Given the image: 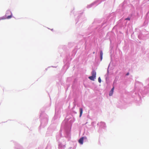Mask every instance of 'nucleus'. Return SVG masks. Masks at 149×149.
<instances>
[{
  "mask_svg": "<svg viewBox=\"0 0 149 149\" xmlns=\"http://www.w3.org/2000/svg\"><path fill=\"white\" fill-rule=\"evenodd\" d=\"M114 88V87H113L111 89V91H110L109 93V95L110 96H111L112 95L113 92Z\"/></svg>",
  "mask_w": 149,
  "mask_h": 149,
  "instance_id": "obj_1",
  "label": "nucleus"
},
{
  "mask_svg": "<svg viewBox=\"0 0 149 149\" xmlns=\"http://www.w3.org/2000/svg\"><path fill=\"white\" fill-rule=\"evenodd\" d=\"M12 17V15H9V16H8L7 18H5V17H1L0 18V20H2V19H5L6 18L7 19H10V18H11Z\"/></svg>",
  "mask_w": 149,
  "mask_h": 149,
  "instance_id": "obj_2",
  "label": "nucleus"
},
{
  "mask_svg": "<svg viewBox=\"0 0 149 149\" xmlns=\"http://www.w3.org/2000/svg\"><path fill=\"white\" fill-rule=\"evenodd\" d=\"M83 140L84 137H81V138H80V139L79 140V142L80 144H82L83 143Z\"/></svg>",
  "mask_w": 149,
  "mask_h": 149,
  "instance_id": "obj_3",
  "label": "nucleus"
},
{
  "mask_svg": "<svg viewBox=\"0 0 149 149\" xmlns=\"http://www.w3.org/2000/svg\"><path fill=\"white\" fill-rule=\"evenodd\" d=\"M92 76H93L96 78V72L95 70H93L92 72Z\"/></svg>",
  "mask_w": 149,
  "mask_h": 149,
  "instance_id": "obj_4",
  "label": "nucleus"
},
{
  "mask_svg": "<svg viewBox=\"0 0 149 149\" xmlns=\"http://www.w3.org/2000/svg\"><path fill=\"white\" fill-rule=\"evenodd\" d=\"M88 78L91 80L94 81L95 80V77H94L93 76H92L89 77H88Z\"/></svg>",
  "mask_w": 149,
  "mask_h": 149,
  "instance_id": "obj_5",
  "label": "nucleus"
},
{
  "mask_svg": "<svg viewBox=\"0 0 149 149\" xmlns=\"http://www.w3.org/2000/svg\"><path fill=\"white\" fill-rule=\"evenodd\" d=\"M80 113V117H81L83 113V109L81 108H80L79 109Z\"/></svg>",
  "mask_w": 149,
  "mask_h": 149,
  "instance_id": "obj_6",
  "label": "nucleus"
},
{
  "mask_svg": "<svg viewBox=\"0 0 149 149\" xmlns=\"http://www.w3.org/2000/svg\"><path fill=\"white\" fill-rule=\"evenodd\" d=\"M98 81L99 83H100L101 82V80L100 77H99L98 78Z\"/></svg>",
  "mask_w": 149,
  "mask_h": 149,
  "instance_id": "obj_7",
  "label": "nucleus"
},
{
  "mask_svg": "<svg viewBox=\"0 0 149 149\" xmlns=\"http://www.w3.org/2000/svg\"><path fill=\"white\" fill-rule=\"evenodd\" d=\"M103 54V53L102 52V51H101L100 52V56H102Z\"/></svg>",
  "mask_w": 149,
  "mask_h": 149,
  "instance_id": "obj_8",
  "label": "nucleus"
},
{
  "mask_svg": "<svg viewBox=\"0 0 149 149\" xmlns=\"http://www.w3.org/2000/svg\"><path fill=\"white\" fill-rule=\"evenodd\" d=\"M126 20H130V19L129 18H127L125 19Z\"/></svg>",
  "mask_w": 149,
  "mask_h": 149,
  "instance_id": "obj_9",
  "label": "nucleus"
},
{
  "mask_svg": "<svg viewBox=\"0 0 149 149\" xmlns=\"http://www.w3.org/2000/svg\"><path fill=\"white\" fill-rule=\"evenodd\" d=\"M100 58H101V60H102V56H100Z\"/></svg>",
  "mask_w": 149,
  "mask_h": 149,
  "instance_id": "obj_10",
  "label": "nucleus"
},
{
  "mask_svg": "<svg viewBox=\"0 0 149 149\" xmlns=\"http://www.w3.org/2000/svg\"><path fill=\"white\" fill-rule=\"evenodd\" d=\"M129 74V73L128 72L126 74V75H128Z\"/></svg>",
  "mask_w": 149,
  "mask_h": 149,
  "instance_id": "obj_11",
  "label": "nucleus"
},
{
  "mask_svg": "<svg viewBox=\"0 0 149 149\" xmlns=\"http://www.w3.org/2000/svg\"><path fill=\"white\" fill-rule=\"evenodd\" d=\"M93 54H94L95 52H93Z\"/></svg>",
  "mask_w": 149,
  "mask_h": 149,
  "instance_id": "obj_12",
  "label": "nucleus"
}]
</instances>
